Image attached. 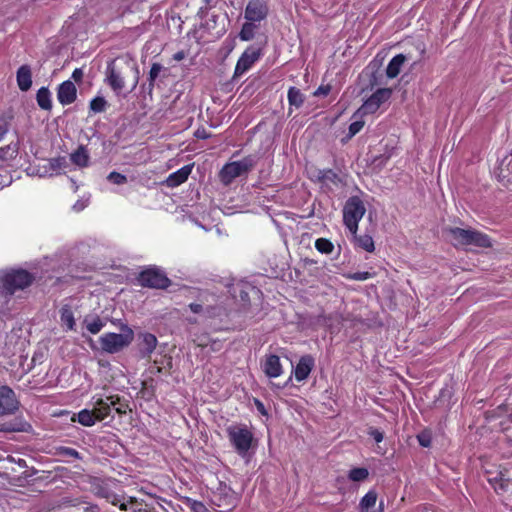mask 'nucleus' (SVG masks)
Here are the masks:
<instances>
[{
  "label": "nucleus",
  "instance_id": "obj_29",
  "mask_svg": "<svg viewBox=\"0 0 512 512\" xmlns=\"http://www.w3.org/2000/svg\"><path fill=\"white\" fill-rule=\"evenodd\" d=\"M19 151L18 143H10L4 147L0 148V160L4 162H9L13 160Z\"/></svg>",
  "mask_w": 512,
  "mask_h": 512
},
{
  "label": "nucleus",
  "instance_id": "obj_6",
  "mask_svg": "<svg viewBox=\"0 0 512 512\" xmlns=\"http://www.w3.org/2000/svg\"><path fill=\"white\" fill-rule=\"evenodd\" d=\"M366 208L359 197L349 198L343 208V222L351 234L358 231V224L363 218Z\"/></svg>",
  "mask_w": 512,
  "mask_h": 512
},
{
  "label": "nucleus",
  "instance_id": "obj_23",
  "mask_svg": "<svg viewBox=\"0 0 512 512\" xmlns=\"http://www.w3.org/2000/svg\"><path fill=\"white\" fill-rule=\"evenodd\" d=\"M351 235L352 242L355 247L360 248L369 253H372L375 250L374 240L370 235H358L357 232Z\"/></svg>",
  "mask_w": 512,
  "mask_h": 512
},
{
  "label": "nucleus",
  "instance_id": "obj_36",
  "mask_svg": "<svg viewBox=\"0 0 512 512\" xmlns=\"http://www.w3.org/2000/svg\"><path fill=\"white\" fill-rule=\"evenodd\" d=\"M368 476L369 471L364 467L353 468L349 471L348 474V478L353 482H362L366 480Z\"/></svg>",
  "mask_w": 512,
  "mask_h": 512
},
{
  "label": "nucleus",
  "instance_id": "obj_1",
  "mask_svg": "<svg viewBox=\"0 0 512 512\" xmlns=\"http://www.w3.org/2000/svg\"><path fill=\"white\" fill-rule=\"evenodd\" d=\"M124 68L134 73L132 89L136 88L140 78V71L137 62L129 55L119 57L108 63L105 71V82L116 93L125 88Z\"/></svg>",
  "mask_w": 512,
  "mask_h": 512
},
{
  "label": "nucleus",
  "instance_id": "obj_16",
  "mask_svg": "<svg viewBox=\"0 0 512 512\" xmlns=\"http://www.w3.org/2000/svg\"><path fill=\"white\" fill-rule=\"evenodd\" d=\"M77 90L73 82L64 81L58 87L57 99L62 105H69L75 101Z\"/></svg>",
  "mask_w": 512,
  "mask_h": 512
},
{
  "label": "nucleus",
  "instance_id": "obj_58",
  "mask_svg": "<svg viewBox=\"0 0 512 512\" xmlns=\"http://www.w3.org/2000/svg\"><path fill=\"white\" fill-rule=\"evenodd\" d=\"M3 136H4V132L0 129V141L2 140Z\"/></svg>",
  "mask_w": 512,
  "mask_h": 512
},
{
  "label": "nucleus",
  "instance_id": "obj_52",
  "mask_svg": "<svg viewBox=\"0 0 512 512\" xmlns=\"http://www.w3.org/2000/svg\"><path fill=\"white\" fill-rule=\"evenodd\" d=\"M83 77V71L82 69L80 68H76L73 72H72V78L75 80V81H81Z\"/></svg>",
  "mask_w": 512,
  "mask_h": 512
},
{
  "label": "nucleus",
  "instance_id": "obj_17",
  "mask_svg": "<svg viewBox=\"0 0 512 512\" xmlns=\"http://www.w3.org/2000/svg\"><path fill=\"white\" fill-rule=\"evenodd\" d=\"M262 368L265 375L269 378H277L283 373L280 358L274 354L266 356Z\"/></svg>",
  "mask_w": 512,
  "mask_h": 512
},
{
  "label": "nucleus",
  "instance_id": "obj_15",
  "mask_svg": "<svg viewBox=\"0 0 512 512\" xmlns=\"http://www.w3.org/2000/svg\"><path fill=\"white\" fill-rule=\"evenodd\" d=\"M314 366H315L314 358L308 354L303 355L299 359L296 367L294 368L295 379L298 382H302V381L306 380L309 377Z\"/></svg>",
  "mask_w": 512,
  "mask_h": 512
},
{
  "label": "nucleus",
  "instance_id": "obj_41",
  "mask_svg": "<svg viewBox=\"0 0 512 512\" xmlns=\"http://www.w3.org/2000/svg\"><path fill=\"white\" fill-rule=\"evenodd\" d=\"M107 179L113 183V184H116V185H123L127 182V177L123 174H120L118 172H110L109 175L107 176Z\"/></svg>",
  "mask_w": 512,
  "mask_h": 512
},
{
  "label": "nucleus",
  "instance_id": "obj_14",
  "mask_svg": "<svg viewBox=\"0 0 512 512\" xmlns=\"http://www.w3.org/2000/svg\"><path fill=\"white\" fill-rule=\"evenodd\" d=\"M17 405L13 390L8 386H0V416L13 413Z\"/></svg>",
  "mask_w": 512,
  "mask_h": 512
},
{
  "label": "nucleus",
  "instance_id": "obj_37",
  "mask_svg": "<svg viewBox=\"0 0 512 512\" xmlns=\"http://www.w3.org/2000/svg\"><path fill=\"white\" fill-rule=\"evenodd\" d=\"M375 273L363 271V272H348L343 274V277L353 281H366L373 278Z\"/></svg>",
  "mask_w": 512,
  "mask_h": 512
},
{
  "label": "nucleus",
  "instance_id": "obj_20",
  "mask_svg": "<svg viewBox=\"0 0 512 512\" xmlns=\"http://www.w3.org/2000/svg\"><path fill=\"white\" fill-rule=\"evenodd\" d=\"M16 80L21 91H28L32 85V72L30 66H20L17 70Z\"/></svg>",
  "mask_w": 512,
  "mask_h": 512
},
{
  "label": "nucleus",
  "instance_id": "obj_25",
  "mask_svg": "<svg viewBox=\"0 0 512 512\" xmlns=\"http://www.w3.org/2000/svg\"><path fill=\"white\" fill-rule=\"evenodd\" d=\"M83 324L91 334L99 333L106 325V322L98 315H87L83 320Z\"/></svg>",
  "mask_w": 512,
  "mask_h": 512
},
{
  "label": "nucleus",
  "instance_id": "obj_11",
  "mask_svg": "<svg viewBox=\"0 0 512 512\" xmlns=\"http://www.w3.org/2000/svg\"><path fill=\"white\" fill-rule=\"evenodd\" d=\"M118 401V396L111 395L102 397L95 395L91 398L90 405L93 408L98 421H102L110 415L111 409L117 405Z\"/></svg>",
  "mask_w": 512,
  "mask_h": 512
},
{
  "label": "nucleus",
  "instance_id": "obj_22",
  "mask_svg": "<svg viewBox=\"0 0 512 512\" xmlns=\"http://www.w3.org/2000/svg\"><path fill=\"white\" fill-rule=\"evenodd\" d=\"M71 420L73 422L77 421L82 426L91 427L98 421V418H97L93 408H91V409L80 410L77 414L73 415Z\"/></svg>",
  "mask_w": 512,
  "mask_h": 512
},
{
  "label": "nucleus",
  "instance_id": "obj_34",
  "mask_svg": "<svg viewBox=\"0 0 512 512\" xmlns=\"http://www.w3.org/2000/svg\"><path fill=\"white\" fill-rule=\"evenodd\" d=\"M257 28L256 23L247 21L242 25L241 31L239 33V38L242 41H249L254 38L255 29Z\"/></svg>",
  "mask_w": 512,
  "mask_h": 512
},
{
  "label": "nucleus",
  "instance_id": "obj_32",
  "mask_svg": "<svg viewBox=\"0 0 512 512\" xmlns=\"http://www.w3.org/2000/svg\"><path fill=\"white\" fill-rule=\"evenodd\" d=\"M288 102L290 106L299 108L303 105L305 97L302 92L296 87H290L288 90Z\"/></svg>",
  "mask_w": 512,
  "mask_h": 512
},
{
  "label": "nucleus",
  "instance_id": "obj_18",
  "mask_svg": "<svg viewBox=\"0 0 512 512\" xmlns=\"http://www.w3.org/2000/svg\"><path fill=\"white\" fill-rule=\"evenodd\" d=\"M139 339V351L141 356L143 358H150L151 354L154 352L158 343L156 336L146 332L140 334Z\"/></svg>",
  "mask_w": 512,
  "mask_h": 512
},
{
  "label": "nucleus",
  "instance_id": "obj_47",
  "mask_svg": "<svg viewBox=\"0 0 512 512\" xmlns=\"http://www.w3.org/2000/svg\"><path fill=\"white\" fill-rule=\"evenodd\" d=\"M370 435L372 436V438L377 442V443H380L382 442L383 438H384V435L382 432H380L379 430L377 429H373L371 432H370Z\"/></svg>",
  "mask_w": 512,
  "mask_h": 512
},
{
  "label": "nucleus",
  "instance_id": "obj_48",
  "mask_svg": "<svg viewBox=\"0 0 512 512\" xmlns=\"http://www.w3.org/2000/svg\"><path fill=\"white\" fill-rule=\"evenodd\" d=\"M7 460L12 462V463H16L17 465H19L20 467L22 468H25L27 467V463H26V460L22 459V458H18L16 459L15 457L13 456H8L7 457Z\"/></svg>",
  "mask_w": 512,
  "mask_h": 512
},
{
  "label": "nucleus",
  "instance_id": "obj_30",
  "mask_svg": "<svg viewBox=\"0 0 512 512\" xmlns=\"http://www.w3.org/2000/svg\"><path fill=\"white\" fill-rule=\"evenodd\" d=\"M164 71V67L160 63H153L149 74H148V92L152 93L156 80L160 77V74Z\"/></svg>",
  "mask_w": 512,
  "mask_h": 512
},
{
  "label": "nucleus",
  "instance_id": "obj_9",
  "mask_svg": "<svg viewBox=\"0 0 512 512\" xmlns=\"http://www.w3.org/2000/svg\"><path fill=\"white\" fill-rule=\"evenodd\" d=\"M98 494L105 498L112 505L118 506L122 511L138 512L141 510L142 504L133 497L117 495L114 492L108 491L106 489L99 490Z\"/></svg>",
  "mask_w": 512,
  "mask_h": 512
},
{
  "label": "nucleus",
  "instance_id": "obj_26",
  "mask_svg": "<svg viewBox=\"0 0 512 512\" xmlns=\"http://www.w3.org/2000/svg\"><path fill=\"white\" fill-rule=\"evenodd\" d=\"M405 56L403 54H398L394 56L388 66L386 68V75L388 78H395L400 73L401 67L405 62Z\"/></svg>",
  "mask_w": 512,
  "mask_h": 512
},
{
  "label": "nucleus",
  "instance_id": "obj_28",
  "mask_svg": "<svg viewBox=\"0 0 512 512\" xmlns=\"http://www.w3.org/2000/svg\"><path fill=\"white\" fill-rule=\"evenodd\" d=\"M36 100L39 105V107L43 110H51L52 108V101H51V94L46 87H41L37 91Z\"/></svg>",
  "mask_w": 512,
  "mask_h": 512
},
{
  "label": "nucleus",
  "instance_id": "obj_54",
  "mask_svg": "<svg viewBox=\"0 0 512 512\" xmlns=\"http://www.w3.org/2000/svg\"><path fill=\"white\" fill-rule=\"evenodd\" d=\"M255 405H256V407H257V410H258L261 414H263V415H265V414H266V409H265V407H264V404H263L260 400L255 399Z\"/></svg>",
  "mask_w": 512,
  "mask_h": 512
},
{
  "label": "nucleus",
  "instance_id": "obj_44",
  "mask_svg": "<svg viewBox=\"0 0 512 512\" xmlns=\"http://www.w3.org/2000/svg\"><path fill=\"white\" fill-rule=\"evenodd\" d=\"M210 340H211V338H209V336H207V335H202V336H199V337H197L196 339H194V342H195L199 347L206 348V347H208V346H209Z\"/></svg>",
  "mask_w": 512,
  "mask_h": 512
},
{
  "label": "nucleus",
  "instance_id": "obj_50",
  "mask_svg": "<svg viewBox=\"0 0 512 512\" xmlns=\"http://www.w3.org/2000/svg\"><path fill=\"white\" fill-rule=\"evenodd\" d=\"M418 441H419L420 445L423 447H428L430 445V439L425 434L418 435Z\"/></svg>",
  "mask_w": 512,
  "mask_h": 512
},
{
  "label": "nucleus",
  "instance_id": "obj_46",
  "mask_svg": "<svg viewBox=\"0 0 512 512\" xmlns=\"http://www.w3.org/2000/svg\"><path fill=\"white\" fill-rule=\"evenodd\" d=\"M208 347H210L211 351L217 352L223 348V342L218 339H211Z\"/></svg>",
  "mask_w": 512,
  "mask_h": 512
},
{
  "label": "nucleus",
  "instance_id": "obj_21",
  "mask_svg": "<svg viewBox=\"0 0 512 512\" xmlns=\"http://www.w3.org/2000/svg\"><path fill=\"white\" fill-rule=\"evenodd\" d=\"M497 176L504 185L507 187L512 186V156L510 158L506 157L502 160L498 167Z\"/></svg>",
  "mask_w": 512,
  "mask_h": 512
},
{
  "label": "nucleus",
  "instance_id": "obj_57",
  "mask_svg": "<svg viewBox=\"0 0 512 512\" xmlns=\"http://www.w3.org/2000/svg\"><path fill=\"white\" fill-rule=\"evenodd\" d=\"M174 58H175L176 60H181V59H183V53H181V52H180V53L175 54Z\"/></svg>",
  "mask_w": 512,
  "mask_h": 512
},
{
  "label": "nucleus",
  "instance_id": "obj_10",
  "mask_svg": "<svg viewBox=\"0 0 512 512\" xmlns=\"http://www.w3.org/2000/svg\"><path fill=\"white\" fill-rule=\"evenodd\" d=\"M138 280L142 286L157 289H164L170 284V280L164 272L156 268H149L141 272Z\"/></svg>",
  "mask_w": 512,
  "mask_h": 512
},
{
  "label": "nucleus",
  "instance_id": "obj_5",
  "mask_svg": "<svg viewBox=\"0 0 512 512\" xmlns=\"http://www.w3.org/2000/svg\"><path fill=\"white\" fill-rule=\"evenodd\" d=\"M230 443L240 456H245L253 443V433L243 424L230 425L226 429Z\"/></svg>",
  "mask_w": 512,
  "mask_h": 512
},
{
  "label": "nucleus",
  "instance_id": "obj_13",
  "mask_svg": "<svg viewBox=\"0 0 512 512\" xmlns=\"http://www.w3.org/2000/svg\"><path fill=\"white\" fill-rule=\"evenodd\" d=\"M260 50L253 47L247 48L242 55L239 57L235 70L234 78L241 77L259 60Z\"/></svg>",
  "mask_w": 512,
  "mask_h": 512
},
{
  "label": "nucleus",
  "instance_id": "obj_45",
  "mask_svg": "<svg viewBox=\"0 0 512 512\" xmlns=\"http://www.w3.org/2000/svg\"><path fill=\"white\" fill-rule=\"evenodd\" d=\"M88 203H89V199H88V198H87V199H80V200H78V201L73 205V207H72V208H73V210H74L75 212H80V211L84 210V209L87 207Z\"/></svg>",
  "mask_w": 512,
  "mask_h": 512
},
{
  "label": "nucleus",
  "instance_id": "obj_24",
  "mask_svg": "<svg viewBox=\"0 0 512 512\" xmlns=\"http://www.w3.org/2000/svg\"><path fill=\"white\" fill-rule=\"evenodd\" d=\"M89 152L86 146L80 145L74 152L70 154L71 162L78 167H86L89 163Z\"/></svg>",
  "mask_w": 512,
  "mask_h": 512
},
{
  "label": "nucleus",
  "instance_id": "obj_43",
  "mask_svg": "<svg viewBox=\"0 0 512 512\" xmlns=\"http://www.w3.org/2000/svg\"><path fill=\"white\" fill-rule=\"evenodd\" d=\"M59 455L81 459L79 452L70 447H60Z\"/></svg>",
  "mask_w": 512,
  "mask_h": 512
},
{
  "label": "nucleus",
  "instance_id": "obj_55",
  "mask_svg": "<svg viewBox=\"0 0 512 512\" xmlns=\"http://www.w3.org/2000/svg\"><path fill=\"white\" fill-rule=\"evenodd\" d=\"M505 487H506V484H504L503 482H501L499 484V486H495V491L497 493H500L501 491H504L505 490Z\"/></svg>",
  "mask_w": 512,
  "mask_h": 512
},
{
  "label": "nucleus",
  "instance_id": "obj_35",
  "mask_svg": "<svg viewBox=\"0 0 512 512\" xmlns=\"http://www.w3.org/2000/svg\"><path fill=\"white\" fill-rule=\"evenodd\" d=\"M316 250L325 255H329L334 251V244L327 238H318L315 241Z\"/></svg>",
  "mask_w": 512,
  "mask_h": 512
},
{
  "label": "nucleus",
  "instance_id": "obj_38",
  "mask_svg": "<svg viewBox=\"0 0 512 512\" xmlns=\"http://www.w3.org/2000/svg\"><path fill=\"white\" fill-rule=\"evenodd\" d=\"M29 176H38L40 178L50 177L45 164L37 166H29L26 169Z\"/></svg>",
  "mask_w": 512,
  "mask_h": 512
},
{
  "label": "nucleus",
  "instance_id": "obj_12",
  "mask_svg": "<svg viewBox=\"0 0 512 512\" xmlns=\"http://www.w3.org/2000/svg\"><path fill=\"white\" fill-rule=\"evenodd\" d=\"M269 13V7L266 0H249L244 17L247 21L259 23L266 19Z\"/></svg>",
  "mask_w": 512,
  "mask_h": 512
},
{
  "label": "nucleus",
  "instance_id": "obj_8",
  "mask_svg": "<svg viewBox=\"0 0 512 512\" xmlns=\"http://www.w3.org/2000/svg\"><path fill=\"white\" fill-rule=\"evenodd\" d=\"M391 95L392 90L390 88L377 89L354 113L353 117L357 118L358 116L362 117L364 115L375 113L382 104L390 99Z\"/></svg>",
  "mask_w": 512,
  "mask_h": 512
},
{
  "label": "nucleus",
  "instance_id": "obj_49",
  "mask_svg": "<svg viewBox=\"0 0 512 512\" xmlns=\"http://www.w3.org/2000/svg\"><path fill=\"white\" fill-rule=\"evenodd\" d=\"M330 92V86H320L315 92V96H327Z\"/></svg>",
  "mask_w": 512,
  "mask_h": 512
},
{
  "label": "nucleus",
  "instance_id": "obj_4",
  "mask_svg": "<svg viewBox=\"0 0 512 512\" xmlns=\"http://www.w3.org/2000/svg\"><path fill=\"white\" fill-rule=\"evenodd\" d=\"M121 333H105L99 337L102 351L115 354L128 347L134 340L133 330L125 323H120Z\"/></svg>",
  "mask_w": 512,
  "mask_h": 512
},
{
  "label": "nucleus",
  "instance_id": "obj_7",
  "mask_svg": "<svg viewBox=\"0 0 512 512\" xmlns=\"http://www.w3.org/2000/svg\"><path fill=\"white\" fill-rule=\"evenodd\" d=\"M256 164L253 156H247L239 161H234L224 165L221 169L220 177L224 183H230L233 179L250 171Z\"/></svg>",
  "mask_w": 512,
  "mask_h": 512
},
{
  "label": "nucleus",
  "instance_id": "obj_27",
  "mask_svg": "<svg viewBox=\"0 0 512 512\" xmlns=\"http://www.w3.org/2000/svg\"><path fill=\"white\" fill-rule=\"evenodd\" d=\"M48 174L50 177L54 175L60 174L61 170L67 167V162L64 157H55L50 158L47 163H45Z\"/></svg>",
  "mask_w": 512,
  "mask_h": 512
},
{
  "label": "nucleus",
  "instance_id": "obj_19",
  "mask_svg": "<svg viewBox=\"0 0 512 512\" xmlns=\"http://www.w3.org/2000/svg\"><path fill=\"white\" fill-rule=\"evenodd\" d=\"M191 172H192L191 165H185V166L181 167L180 169L173 172L172 174H170L167 177V179L165 181L166 185L171 188L181 185L188 179Z\"/></svg>",
  "mask_w": 512,
  "mask_h": 512
},
{
  "label": "nucleus",
  "instance_id": "obj_51",
  "mask_svg": "<svg viewBox=\"0 0 512 512\" xmlns=\"http://www.w3.org/2000/svg\"><path fill=\"white\" fill-rule=\"evenodd\" d=\"M195 136L198 139H207V138H209L210 135L208 134V132L204 128H201V129H197L195 131Z\"/></svg>",
  "mask_w": 512,
  "mask_h": 512
},
{
  "label": "nucleus",
  "instance_id": "obj_33",
  "mask_svg": "<svg viewBox=\"0 0 512 512\" xmlns=\"http://www.w3.org/2000/svg\"><path fill=\"white\" fill-rule=\"evenodd\" d=\"M377 501V493L374 490L368 491L360 501V509L362 512H367L370 508L374 507Z\"/></svg>",
  "mask_w": 512,
  "mask_h": 512
},
{
  "label": "nucleus",
  "instance_id": "obj_39",
  "mask_svg": "<svg viewBox=\"0 0 512 512\" xmlns=\"http://www.w3.org/2000/svg\"><path fill=\"white\" fill-rule=\"evenodd\" d=\"M319 180L323 182H332L336 183L338 181V175L331 169L328 170H320L318 172Z\"/></svg>",
  "mask_w": 512,
  "mask_h": 512
},
{
  "label": "nucleus",
  "instance_id": "obj_53",
  "mask_svg": "<svg viewBox=\"0 0 512 512\" xmlns=\"http://www.w3.org/2000/svg\"><path fill=\"white\" fill-rule=\"evenodd\" d=\"M189 308L193 313H200L202 311V305L198 303H191Z\"/></svg>",
  "mask_w": 512,
  "mask_h": 512
},
{
  "label": "nucleus",
  "instance_id": "obj_2",
  "mask_svg": "<svg viewBox=\"0 0 512 512\" xmlns=\"http://www.w3.org/2000/svg\"><path fill=\"white\" fill-rule=\"evenodd\" d=\"M34 277L23 269L0 271V295L12 296L19 290H24L32 284Z\"/></svg>",
  "mask_w": 512,
  "mask_h": 512
},
{
  "label": "nucleus",
  "instance_id": "obj_40",
  "mask_svg": "<svg viewBox=\"0 0 512 512\" xmlns=\"http://www.w3.org/2000/svg\"><path fill=\"white\" fill-rule=\"evenodd\" d=\"M106 104L107 102L103 97H95L90 102V109L95 113H99L105 110Z\"/></svg>",
  "mask_w": 512,
  "mask_h": 512
},
{
  "label": "nucleus",
  "instance_id": "obj_56",
  "mask_svg": "<svg viewBox=\"0 0 512 512\" xmlns=\"http://www.w3.org/2000/svg\"><path fill=\"white\" fill-rule=\"evenodd\" d=\"M115 410H116V412H117L118 414H124V413H126V410H125V409H123L122 407H116V408H115Z\"/></svg>",
  "mask_w": 512,
  "mask_h": 512
},
{
  "label": "nucleus",
  "instance_id": "obj_31",
  "mask_svg": "<svg viewBox=\"0 0 512 512\" xmlns=\"http://www.w3.org/2000/svg\"><path fill=\"white\" fill-rule=\"evenodd\" d=\"M60 320L67 330H74L75 319L71 308L67 305L63 306L60 310Z\"/></svg>",
  "mask_w": 512,
  "mask_h": 512
},
{
  "label": "nucleus",
  "instance_id": "obj_42",
  "mask_svg": "<svg viewBox=\"0 0 512 512\" xmlns=\"http://www.w3.org/2000/svg\"><path fill=\"white\" fill-rule=\"evenodd\" d=\"M364 124H365V122L363 120H358V119L355 120L354 122H352L349 125V132H348L349 138H352L358 132H360L362 130V128L364 127Z\"/></svg>",
  "mask_w": 512,
  "mask_h": 512
},
{
  "label": "nucleus",
  "instance_id": "obj_3",
  "mask_svg": "<svg viewBox=\"0 0 512 512\" xmlns=\"http://www.w3.org/2000/svg\"><path fill=\"white\" fill-rule=\"evenodd\" d=\"M449 241L455 246L474 245L481 248L491 247L488 235L472 229L451 227L445 230Z\"/></svg>",
  "mask_w": 512,
  "mask_h": 512
}]
</instances>
